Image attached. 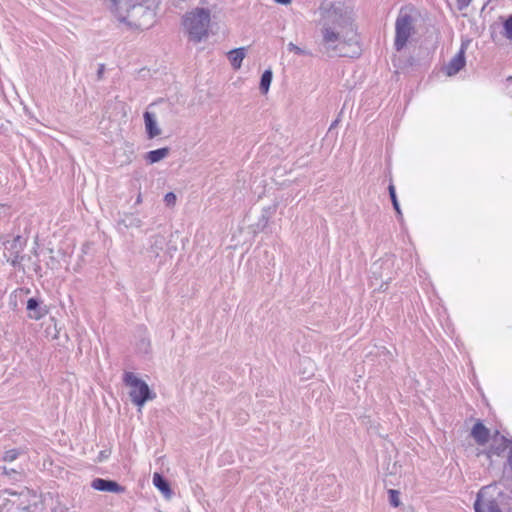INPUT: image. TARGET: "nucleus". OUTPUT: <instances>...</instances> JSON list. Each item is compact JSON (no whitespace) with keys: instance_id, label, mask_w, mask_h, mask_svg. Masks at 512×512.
Listing matches in <instances>:
<instances>
[{"instance_id":"21","label":"nucleus","mask_w":512,"mask_h":512,"mask_svg":"<svg viewBox=\"0 0 512 512\" xmlns=\"http://www.w3.org/2000/svg\"><path fill=\"white\" fill-rule=\"evenodd\" d=\"M2 473L4 475H6L10 480L12 481H19L21 479V472L13 469V468H7V467H3L2 468Z\"/></svg>"},{"instance_id":"30","label":"nucleus","mask_w":512,"mask_h":512,"mask_svg":"<svg viewBox=\"0 0 512 512\" xmlns=\"http://www.w3.org/2000/svg\"><path fill=\"white\" fill-rule=\"evenodd\" d=\"M387 262H388V260H386L385 262H382V263H378V262L374 263V264L372 265V270H373L372 272L375 274V273H376V271H377L379 268H381V267H382V264H383V263H387Z\"/></svg>"},{"instance_id":"11","label":"nucleus","mask_w":512,"mask_h":512,"mask_svg":"<svg viewBox=\"0 0 512 512\" xmlns=\"http://www.w3.org/2000/svg\"><path fill=\"white\" fill-rule=\"evenodd\" d=\"M471 436L479 445H485L490 438L489 429L480 421L474 424L471 430Z\"/></svg>"},{"instance_id":"15","label":"nucleus","mask_w":512,"mask_h":512,"mask_svg":"<svg viewBox=\"0 0 512 512\" xmlns=\"http://www.w3.org/2000/svg\"><path fill=\"white\" fill-rule=\"evenodd\" d=\"M245 51L246 49L244 47L229 51L228 59L234 69H239L241 67L242 61L245 58Z\"/></svg>"},{"instance_id":"28","label":"nucleus","mask_w":512,"mask_h":512,"mask_svg":"<svg viewBox=\"0 0 512 512\" xmlns=\"http://www.w3.org/2000/svg\"><path fill=\"white\" fill-rule=\"evenodd\" d=\"M472 0H457V3H458V6L460 9H463L465 7H467L470 3H471Z\"/></svg>"},{"instance_id":"7","label":"nucleus","mask_w":512,"mask_h":512,"mask_svg":"<svg viewBox=\"0 0 512 512\" xmlns=\"http://www.w3.org/2000/svg\"><path fill=\"white\" fill-rule=\"evenodd\" d=\"M506 450H509L508 455H510L512 450V439L500 435L497 431L492 438V444L486 451V455L488 458H491L492 456H502Z\"/></svg>"},{"instance_id":"19","label":"nucleus","mask_w":512,"mask_h":512,"mask_svg":"<svg viewBox=\"0 0 512 512\" xmlns=\"http://www.w3.org/2000/svg\"><path fill=\"white\" fill-rule=\"evenodd\" d=\"M272 71L271 70H265L261 76L260 79V90L263 94H266L269 90V87L272 82Z\"/></svg>"},{"instance_id":"25","label":"nucleus","mask_w":512,"mask_h":512,"mask_svg":"<svg viewBox=\"0 0 512 512\" xmlns=\"http://www.w3.org/2000/svg\"><path fill=\"white\" fill-rule=\"evenodd\" d=\"M19 456V452L16 449L8 450L3 455V460L6 462H12Z\"/></svg>"},{"instance_id":"32","label":"nucleus","mask_w":512,"mask_h":512,"mask_svg":"<svg viewBox=\"0 0 512 512\" xmlns=\"http://www.w3.org/2000/svg\"><path fill=\"white\" fill-rule=\"evenodd\" d=\"M275 2L283 5H287L291 2V0H275Z\"/></svg>"},{"instance_id":"9","label":"nucleus","mask_w":512,"mask_h":512,"mask_svg":"<svg viewBox=\"0 0 512 512\" xmlns=\"http://www.w3.org/2000/svg\"><path fill=\"white\" fill-rule=\"evenodd\" d=\"M91 487L98 491L104 492H112V493H122L125 488L119 485L116 481L96 478L92 481Z\"/></svg>"},{"instance_id":"1","label":"nucleus","mask_w":512,"mask_h":512,"mask_svg":"<svg viewBox=\"0 0 512 512\" xmlns=\"http://www.w3.org/2000/svg\"><path fill=\"white\" fill-rule=\"evenodd\" d=\"M317 13L321 37L319 44L323 52L331 56H351L344 49L358 44L353 10L342 1L324 0Z\"/></svg>"},{"instance_id":"4","label":"nucleus","mask_w":512,"mask_h":512,"mask_svg":"<svg viewBox=\"0 0 512 512\" xmlns=\"http://www.w3.org/2000/svg\"><path fill=\"white\" fill-rule=\"evenodd\" d=\"M123 382L126 386L130 387L129 396L131 402L139 408L143 407L147 401L153 400L156 397V394L150 390L148 384L138 378L133 372H125Z\"/></svg>"},{"instance_id":"3","label":"nucleus","mask_w":512,"mask_h":512,"mask_svg":"<svg viewBox=\"0 0 512 512\" xmlns=\"http://www.w3.org/2000/svg\"><path fill=\"white\" fill-rule=\"evenodd\" d=\"M416 18L412 15V10L401 9L395 21V40L394 47L401 51L408 43L410 37L415 34Z\"/></svg>"},{"instance_id":"29","label":"nucleus","mask_w":512,"mask_h":512,"mask_svg":"<svg viewBox=\"0 0 512 512\" xmlns=\"http://www.w3.org/2000/svg\"><path fill=\"white\" fill-rule=\"evenodd\" d=\"M111 3H112V9L114 10L115 13L118 12V10L120 9V0H110Z\"/></svg>"},{"instance_id":"33","label":"nucleus","mask_w":512,"mask_h":512,"mask_svg":"<svg viewBox=\"0 0 512 512\" xmlns=\"http://www.w3.org/2000/svg\"><path fill=\"white\" fill-rule=\"evenodd\" d=\"M141 203H142V195H141V193H139V194L137 195V198H136L135 204H137V205H138V204H141Z\"/></svg>"},{"instance_id":"23","label":"nucleus","mask_w":512,"mask_h":512,"mask_svg":"<svg viewBox=\"0 0 512 512\" xmlns=\"http://www.w3.org/2000/svg\"><path fill=\"white\" fill-rule=\"evenodd\" d=\"M389 502L393 507H398L400 505L399 492L394 489L389 490Z\"/></svg>"},{"instance_id":"36","label":"nucleus","mask_w":512,"mask_h":512,"mask_svg":"<svg viewBox=\"0 0 512 512\" xmlns=\"http://www.w3.org/2000/svg\"><path fill=\"white\" fill-rule=\"evenodd\" d=\"M304 362H307L308 364H311L310 360L304 359Z\"/></svg>"},{"instance_id":"6","label":"nucleus","mask_w":512,"mask_h":512,"mask_svg":"<svg viewBox=\"0 0 512 512\" xmlns=\"http://www.w3.org/2000/svg\"><path fill=\"white\" fill-rule=\"evenodd\" d=\"M491 488L492 486L488 485L479 490L474 502L475 512H502L497 500L493 496L487 497Z\"/></svg>"},{"instance_id":"8","label":"nucleus","mask_w":512,"mask_h":512,"mask_svg":"<svg viewBox=\"0 0 512 512\" xmlns=\"http://www.w3.org/2000/svg\"><path fill=\"white\" fill-rule=\"evenodd\" d=\"M467 45L462 43L457 54L443 67L445 74L449 77L456 75L465 67Z\"/></svg>"},{"instance_id":"35","label":"nucleus","mask_w":512,"mask_h":512,"mask_svg":"<svg viewBox=\"0 0 512 512\" xmlns=\"http://www.w3.org/2000/svg\"><path fill=\"white\" fill-rule=\"evenodd\" d=\"M304 362H307L308 364H311L310 360L304 359Z\"/></svg>"},{"instance_id":"31","label":"nucleus","mask_w":512,"mask_h":512,"mask_svg":"<svg viewBox=\"0 0 512 512\" xmlns=\"http://www.w3.org/2000/svg\"><path fill=\"white\" fill-rule=\"evenodd\" d=\"M104 65L103 64H100L99 65V68H98V71H97V76H98V79H101L102 78V75L104 73Z\"/></svg>"},{"instance_id":"13","label":"nucleus","mask_w":512,"mask_h":512,"mask_svg":"<svg viewBox=\"0 0 512 512\" xmlns=\"http://www.w3.org/2000/svg\"><path fill=\"white\" fill-rule=\"evenodd\" d=\"M7 497L0 495V512H15V492L5 490Z\"/></svg>"},{"instance_id":"18","label":"nucleus","mask_w":512,"mask_h":512,"mask_svg":"<svg viewBox=\"0 0 512 512\" xmlns=\"http://www.w3.org/2000/svg\"><path fill=\"white\" fill-rule=\"evenodd\" d=\"M120 223L125 228H140L143 225L142 219L134 214H125Z\"/></svg>"},{"instance_id":"12","label":"nucleus","mask_w":512,"mask_h":512,"mask_svg":"<svg viewBox=\"0 0 512 512\" xmlns=\"http://www.w3.org/2000/svg\"><path fill=\"white\" fill-rule=\"evenodd\" d=\"M27 310L29 317L34 320H40L47 314V309L40 306V302L36 298H30L27 301Z\"/></svg>"},{"instance_id":"27","label":"nucleus","mask_w":512,"mask_h":512,"mask_svg":"<svg viewBox=\"0 0 512 512\" xmlns=\"http://www.w3.org/2000/svg\"><path fill=\"white\" fill-rule=\"evenodd\" d=\"M149 347V341L146 338H142L139 345V350L143 353H147Z\"/></svg>"},{"instance_id":"10","label":"nucleus","mask_w":512,"mask_h":512,"mask_svg":"<svg viewBox=\"0 0 512 512\" xmlns=\"http://www.w3.org/2000/svg\"><path fill=\"white\" fill-rule=\"evenodd\" d=\"M144 124L146 133L149 139H153L161 134V129L158 126L157 119L154 113L144 112Z\"/></svg>"},{"instance_id":"22","label":"nucleus","mask_w":512,"mask_h":512,"mask_svg":"<svg viewBox=\"0 0 512 512\" xmlns=\"http://www.w3.org/2000/svg\"><path fill=\"white\" fill-rule=\"evenodd\" d=\"M287 49H288V51L293 52V53H295L297 55H300V56H308V55H310L309 51H307V50H305V49L295 45L292 42L288 43Z\"/></svg>"},{"instance_id":"24","label":"nucleus","mask_w":512,"mask_h":512,"mask_svg":"<svg viewBox=\"0 0 512 512\" xmlns=\"http://www.w3.org/2000/svg\"><path fill=\"white\" fill-rule=\"evenodd\" d=\"M505 37L512 40V15L504 22Z\"/></svg>"},{"instance_id":"17","label":"nucleus","mask_w":512,"mask_h":512,"mask_svg":"<svg viewBox=\"0 0 512 512\" xmlns=\"http://www.w3.org/2000/svg\"><path fill=\"white\" fill-rule=\"evenodd\" d=\"M153 484L159 489L166 497L171 495V489L168 481L159 473H154Z\"/></svg>"},{"instance_id":"5","label":"nucleus","mask_w":512,"mask_h":512,"mask_svg":"<svg viewBox=\"0 0 512 512\" xmlns=\"http://www.w3.org/2000/svg\"><path fill=\"white\" fill-rule=\"evenodd\" d=\"M23 250L24 243L19 235L4 242V257L14 268L21 266L24 260V255H22Z\"/></svg>"},{"instance_id":"2","label":"nucleus","mask_w":512,"mask_h":512,"mask_svg":"<svg viewBox=\"0 0 512 512\" xmlns=\"http://www.w3.org/2000/svg\"><path fill=\"white\" fill-rule=\"evenodd\" d=\"M211 13L209 9L197 7L182 18V25L190 41L200 43L209 35Z\"/></svg>"},{"instance_id":"16","label":"nucleus","mask_w":512,"mask_h":512,"mask_svg":"<svg viewBox=\"0 0 512 512\" xmlns=\"http://www.w3.org/2000/svg\"><path fill=\"white\" fill-rule=\"evenodd\" d=\"M169 151L170 150L168 147L151 150L146 153L145 159L150 164H154V163H157V162L161 161L162 159L166 158L169 154Z\"/></svg>"},{"instance_id":"26","label":"nucleus","mask_w":512,"mask_h":512,"mask_svg":"<svg viewBox=\"0 0 512 512\" xmlns=\"http://www.w3.org/2000/svg\"><path fill=\"white\" fill-rule=\"evenodd\" d=\"M176 200H177L176 195L173 192H168L164 196V202L169 207H173L176 204Z\"/></svg>"},{"instance_id":"34","label":"nucleus","mask_w":512,"mask_h":512,"mask_svg":"<svg viewBox=\"0 0 512 512\" xmlns=\"http://www.w3.org/2000/svg\"><path fill=\"white\" fill-rule=\"evenodd\" d=\"M304 362H307L308 364H311L310 360L304 359Z\"/></svg>"},{"instance_id":"20","label":"nucleus","mask_w":512,"mask_h":512,"mask_svg":"<svg viewBox=\"0 0 512 512\" xmlns=\"http://www.w3.org/2000/svg\"><path fill=\"white\" fill-rule=\"evenodd\" d=\"M388 190H389V195H390V198H391V202H392L393 208L397 212L398 216L401 217L402 216V212H401L400 205H399V202H398V199H397V196H396V191H395L394 185L390 184L389 187H388Z\"/></svg>"},{"instance_id":"14","label":"nucleus","mask_w":512,"mask_h":512,"mask_svg":"<svg viewBox=\"0 0 512 512\" xmlns=\"http://www.w3.org/2000/svg\"><path fill=\"white\" fill-rule=\"evenodd\" d=\"M150 247L149 251L155 256L158 257L160 255V252L163 251L165 245H166V239L163 235L157 234L151 237L150 240Z\"/></svg>"}]
</instances>
